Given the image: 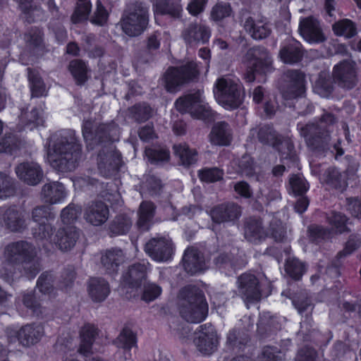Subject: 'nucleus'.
Wrapping results in <instances>:
<instances>
[{
    "label": "nucleus",
    "mask_w": 361,
    "mask_h": 361,
    "mask_svg": "<svg viewBox=\"0 0 361 361\" xmlns=\"http://www.w3.org/2000/svg\"><path fill=\"white\" fill-rule=\"evenodd\" d=\"M19 9L25 16L26 22L32 23L35 22L34 13L39 11L41 6L34 3L33 0H16Z\"/></svg>",
    "instance_id": "59"
},
{
    "label": "nucleus",
    "mask_w": 361,
    "mask_h": 361,
    "mask_svg": "<svg viewBox=\"0 0 361 361\" xmlns=\"http://www.w3.org/2000/svg\"><path fill=\"white\" fill-rule=\"evenodd\" d=\"M298 129L308 145L314 146L326 137L325 129L316 123L298 124Z\"/></svg>",
    "instance_id": "34"
},
{
    "label": "nucleus",
    "mask_w": 361,
    "mask_h": 361,
    "mask_svg": "<svg viewBox=\"0 0 361 361\" xmlns=\"http://www.w3.org/2000/svg\"><path fill=\"white\" fill-rule=\"evenodd\" d=\"M298 30L302 38L309 43L319 44L326 40L319 21L313 16L301 18Z\"/></svg>",
    "instance_id": "12"
},
{
    "label": "nucleus",
    "mask_w": 361,
    "mask_h": 361,
    "mask_svg": "<svg viewBox=\"0 0 361 361\" xmlns=\"http://www.w3.org/2000/svg\"><path fill=\"white\" fill-rule=\"evenodd\" d=\"M123 164L122 155L118 150L99 152L97 156L98 169L105 176H111L120 171Z\"/></svg>",
    "instance_id": "20"
},
{
    "label": "nucleus",
    "mask_w": 361,
    "mask_h": 361,
    "mask_svg": "<svg viewBox=\"0 0 361 361\" xmlns=\"http://www.w3.org/2000/svg\"><path fill=\"white\" fill-rule=\"evenodd\" d=\"M130 117L137 123H141L148 121L153 114V109L147 102H138L128 109Z\"/></svg>",
    "instance_id": "40"
},
{
    "label": "nucleus",
    "mask_w": 361,
    "mask_h": 361,
    "mask_svg": "<svg viewBox=\"0 0 361 361\" xmlns=\"http://www.w3.org/2000/svg\"><path fill=\"white\" fill-rule=\"evenodd\" d=\"M21 301L31 316L39 317L42 315V307L39 300L36 296L35 290L23 293Z\"/></svg>",
    "instance_id": "42"
},
{
    "label": "nucleus",
    "mask_w": 361,
    "mask_h": 361,
    "mask_svg": "<svg viewBox=\"0 0 361 361\" xmlns=\"http://www.w3.org/2000/svg\"><path fill=\"white\" fill-rule=\"evenodd\" d=\"M55 279L53 271H43L37 280L36 287L42 294L49 295L54 291Z\"/></svg>",
    "instance_id": "47"
},
{
    "label": "nucleus",
    "mask_w": 361,
    "mask_h": 361,
    "mask_svg": "<svg viewBox=\"0 0 361 361\" xmlns=\"http://www.w3.org/2000/svg\"><path fill=\"white\" fill-rule=\"evenodd\" d=\"M286 273L293 279L299 280L305 272V265L303 262L295 258L287 259L285 265Z\"/></svg>",
    "instance_id": "57"
},
{
    "label": "nucleus",
    "mask_w": 361,
    "mask_h": 361,
    "mask_svg": "<svg viewBox=\"0 0 361 361\" xmlns=\"http://www.w3.org/2000/svg\"><path fill=\"white\" fill-rule=\"evenodd\" d=\"M197 175L201 181L211 183L222 180L224 172L218 167H204L198 171Z\"/></svg>",
    "instance_id": "56"
},
{
    "label": "nucleus",
    "mask_w": 361,
    "mask_h": 361,
    "mask_svg": "<svg viewBox=\"0 0 361 361\" xmlns=\"http://www.w3.org/2000/svg\"><path fill=\"white\" fill-rule=\"evenodd\" d=\"M314 91L321 97H327L333 91V82L329 74L321 72L314 82Z\"/></svg>",
    "instance_id": "49"
},
{
    "label": "nucleus",
    "mask_w": 361,
    "mask_h": 361,
    "mask_svg": "<svg viewBox=\"0 0 361 361\" xmlns=\"http://www.w3.org/2000/svg\"><path fill=\"white\" fill-rule=\"evenodd\" d=\"M286 228L281 220L275 216H272L266 237L269 236L276 242H282L286 238Z\"/></svg>",
    "instance_id": "55"
},
{
    "label": "nucleus",
    "mask_w": 361,
    "mask_h": 361,
    "mask_svg": "<svg viewBox=\"0 0 361 361\" xmlns=\"http://www.w3.org/2000/svg\"><path fill=\"white\" fill-rule=\"evenodd\" d=\"M200 334L197 337L194 338V343L197 350L204 355H211L216 349L219 344V338L216 332L212 326L206 331L204 326H200Z\"/></svg>",
    "instance_id": "22"
},
{
    "label": "nucleus",
    "mask_w": 361,
    "mask_h": 361,
    "mask_svg": "<svg viewBox=\"0 0 361 361\" xmlns=\"http://www.w3.org/2000/svg\"><path fill=\"white\" fill-rule=\"evenodd\" d=\"M99 330L94 324H85L80 331L78 353L84 356L92 353L93 344L99 336Z\"/></svg>",
    "instance_id": "29"
},
{
    "label": "nucleus",
    "mask_w": 361,
    "mask_h": 361,
    "mask_svg": "<svg viewBox=\"0 0 361 361\" xmlns=\"http://www.w3.org/2000/svg\"><path fill=\"white\" fill-rule=\"evenodd\" d=\"M211 37V29L206 24L195 21L185 29L183 37L190 47L207 44Z\"/></svg>",
    "instance_id": "19"
},
{
    "label": "nucleus",
    "mask_w": 361,
    "mask_h": 361,
    "mask_svg": "<svg viewBox=\"0 0 361 361\" xmlns=\"http://www.w3.org/2000/svg\"><path fill=\"white\" fill-rule=\"evenodd\" d=\"M54 228L51 224L42 222L37 224V226L33 228V235L37 240H51Z\"/></svg>",
    "instance_id": "63"
},
{
    "label": "nucleus",
    "mask_w": 361,
    "mask_h": 361,
    "mask_svg": "<svg viewBox=\"0 0 361 361\" xmlns=\"http://www.w3.org/2000/svg\"><path fill=\"white\" fill-rule=\"evenodd\" d=\"M149 22V8L139 1L127 5L120 20V25L125 35L130 37H138L147 29Z\"/></svg>",
    "instance_id": "2"
},
{
    "label": "nucleus",
    "mask_w": 361,
    "mask_h": 361,
    "mask_svg": "<svg viewBox=\"0 0 361 361\" xmlns=\"http://www.w3.org/2000/svg\"><path fill=\"white\" fill-rule=\"evenodd\" d=\"M348 220V219L345 214L337 212H332L327 216V221L336 233L341 234L348 231L346 226Z\"/></svg>",
    "instance_id": "54"
},
{
    "label": "nucleus",
    "mask_w": 361,
    "mask_h": 361,
    "mask_svg": "<svg viewBox=\"0 0 361 361\" xmlns=\"http://www.w3.org/2000/svg\"><path fill=\"white\" fill-rule=\"evenodd\" d=\"M214 94L216 102L226 109L238 108L243 102V87L238 80L226 76L219 78Z\"/></svg>",
    "instance_id": "4"
},
{
    "label": "nucleus",
    "mask_w": 361,
    "mask_h": 361,
    "mask_svg": "<svg viewBox=\"0 0 361 361\" xmlns=\"http://www.w3.org/2000/svg\"><path fill=\"white\" fill-rule=\"evenodd\" d=\"M44 328L37 324H28L16 331V337L23 346H30L39 342L44 335Z\"/></svg>",
    "instance_id": "27"
},
{
    "label": "nucleus",
    "mask_w": 361,
    "mask_h": 361,
    "mask_svg": "<svg viewBox=\"0 0 361 361\" xmlns=\"http://www.w3.org/2000/svg\"><path fill=\"white\" fill-rule=\"evenodd\" d=\"M92 4L77 3L71 20L73 24H78L85 21L91 11Z\"/></svg>",
    "instance_id": "60"
},
{
    "label": "nucleus",
    "mask_w": 361,
    "mask_h": 361,
    "mask_svg": "<svg viewBox=\"0 0 361 361\" xmlns=\"http://www.w3.org/2000/svg\"><path fill=\"white\" fill-rule=\"evenodd\" d=\"M209 215L215 224L233 221L241 215V208L233 202L224 203L214 207Z\"/></svg>",
    "instance_id": "21"
},
{
    "label": "nucleus",
    "mask_w": 361,
    "mask_h": 361,
    "mask_svg": "<svg viewBox=\"0 0 361 361\" xmlns=\"http://www.w3.org/2000/svg\"><path fill=\"white\" fill-rule=\"evenodd\" d=\"M147 278V267L144 264L135 263L129 266L121 276L122 285L128 288L137 289Z\"/></svg>",
    "instance_id": "25"
},
{
    "label": "nucleus",
    "mask_w": 361,
    "mask_h": 361,
    "mask_svg": "<svg viewBox=\"0 0 361 361\" xmlns=\"http://www.w3.org/2000/svg\"><path fill=\"white\" fill-rule=\"evenodd\" d=\"M109 216L108 205L101 200L93 201L85 209V219L93 226L104 224Z\"/></svg>",
    "instance_id": "26"
},
{
    "label": "nucleus",
    "mask_w": 361,
    "mask_h": 361,
    "mask_svg": "<svg viewBox=\"0 0 361 361\" xmlns=\"http://www.w3.org/2000/svg\"><path fill=\"white\" fill-rule=\"evenodd\" d=\"M153 8L156 15H169L172 18H180V6L171 0H157Z\"/></svg>",
    "instance_id": "41"
},
{
    "label": "nucleus",
    "mask_w": 361,
    "mask_h": 361,
    "mask_svg": "<svg viewBox=\"0 0 361 361\" xmlns=\"http://www.w3.org/2000/svg\"><path fill=\"white\" fill-rule=\"evenodd\" d=\"M5 250L9 258L21 264L30 263L36 257L35 247L26 240H21L9 243Z\"/></svg>",
    "instance_id": "15"
},
{
    "label": "nucleus",
    "mask_w": 361,
    "mask_h": 361,
    "mask_svg": "<svg viewBox=\"0 0 361 361\" xmlns=\"http://www.w3.org/2000/svg\"><path fill=\"white\" fill-rule=\"evenodd\" d=\"M32 97L39 98L43 96L45 85L38 74H30L28 77Z\"/></svg>",
    "instance_id": "62"
},
{
    "label": "nucleus",
    "mask_w": 361,
    "mask_h": 361,
    "mask_svg": "<svg viewBox=\"0 0 361 361\" xmlns=\"http://www.w3.org/2000/svg\"><path fill=\"white\" fill-rule=\"evenodd\" d=\"M24 39L27 46L33 49L44 48V32L39 27H32L25 33Z\"/></svg>",
    "instance_id": "50"
},
{
    "label": "nucleus",
    "mask_w": 361,
    "mask_h": 361,
    "mask_svg": "<svg viewBox=\"0 0 361 361\" xmlns=\"http://www.w3.org/2000/svg\"><path fill=\"white\" fill-rule=\"evenodd\" d=\"M155 204L151 201H142L138 210L137 225L140 228H147L155 214Z\"/></svg>",
    "instance_id": "44"
},
{
    "label": "nucleus",
    "mask_w": 361,
    "mask_h": 361,
    "mask_svg": "<svg viewBox=\"0 0 361 361\" xmlns=\"http://www.w3.org/2000/svg\"><path fill=\"white\" fill-rule=\"evenodd\" d=\"M200 71L194 60H185L182 64V86L197 82Z\"/></svg>",
    "instance_id": "48"
},
{
    "label": "nucleus",
    "mask_w": 361,
    "mask_h": 361,
    "mask_svg": "<svg viewBox=\"0 0 361 361\" xmlns=\"http://www.w3.org/2000/svg\"><path fill=\"white\" fill-rule=\"evenodd\" d=\"M68 70L77 85L82 86L87 82L90 69L87 61L81 59H72L68 63Z\"/></svg>",
    "instance_id": "32"
},
{
    "label": "nucleus",
    "mask_w": 361,
    "mask_h": 361,
    "mask_svg": "<svg viewBox=\"0 0 361 361\" xmlns=\"http://www.w3.org/2000/svg\"><path fill=\"white\" fill-rule=\"evenodd\" d=\"M260 142L272 146L277 149L283 159H295L294 145L288 138L281 137L272 126L264 125L260 126L257 132Z\"/></svg>",
    "instance_id": "5"
},
{
    "label": "nucleus",
    "mask_w": 361,
    "mask_h": 361,
    "mask_svg": "<svg viewBox=\"0 0 361 361\" xmlns=\"http://www.w3.org/2000/svg\"><path fill=\"white\" fill-rule=\"evenodd\" d=\"M285 353L277 347L267 346L263 349L260 361H283Z\"/></svg>",
    "instance_id": "64"
},
{
    "label": "nucleus",
    "mask_w": 361,
    "mask_h": 361,
    "mask_svg": "<svg viewBox=\"0 0 361 361\" xmlns=\"http://www.w3.org/2000/svg\"><path fill=\"white\" fill-rule=\"evenodd\" d=\"M293 303L300 314L307 312L305 319L300 322V329L298 331V334L302 336L303 337V340H308L309 336L313 331V329H312V320L307 314L308 313H311L313 310L312 300L307 293H303L296 297L293 300Z\"/></svg>",
    "instance_id": "13"
},
{
    "label": "nucleus",
    "mask_w": 361,
    "mask_h": 361,
    "mask_svg": "<svg viewBox=\"0 0 361 361\" xmlns=\"http://www.w3.org/2000/svg\"><path fill=\"white\" fill-rule=\"evenodd\" d=\"M233 15V11L230 3L217 1L209 11V19L214 23H220Z\"/></svg>",
    "instance_id": "45"
},
{
    "label": "nucleus",
    "mask_w": 361,
    "mask_h": 361,
    "mask_svg": "<svg viewBox=\"0 0 361 361\" xmlns=\"http://www.w3.org/2000/svg\"><path fill=\"white\" fill-rule=\"evenodd\" d=\"M17 177L24 183L35 186L40 183L44 178L42 166L35 161H23L15 169Z\"/></svg>",
    "instance_id": "14"
},
{
    "label": "nucleus",
    "mask_w": 361,
    "mask_h": 361,
    "mask_svg": "<svg viewBox=\"0 0 361 361\" xmlns=\"http://www.w3.org/2000/svg\"><path fill=\"white\" fill-rule=\"evenodd\" d=\"M145 251L152 260L158 262L170 260L173 255L171 241L164 237L151 238L145 244Z\"/></svg>",
    "instance_id": "10"
},
{
    "label": "nucleus",
    "mask_w": 361,
    "mask_h": 361,
    "mask_svg": "<svg viewBox=\"0 0 361 361\" xmlns=\"http://www.w3.org/2000/svg\"><path fill=\"white\" fill-rule=\"evenodd\" d=\"M162 293V288L155 283L146 282L143 284L141 300L149 303L155 300Z\"/></svg>",
    "instance_id": "58"
},
{
    "label": "nucleus",
    "mask_w": 361,
    "mask_h": 361,
    "mask_svg": "<svg viewBox=\"0 0 361 361\" xmlns=\"http://www.w3.org/2000/svg\"><path fill=\"white\" fill-rule=\"evenodd\" d=\"M303 55L304 50L301 43L295 39H289L282 44L279 52L281 61L290 65L299 63Z\"/></svg>",
    "instance_id": "24"
},
{
    "label": "nucleus",
    "mask_w": 361,
    "mask_h": 361,
    "mask_svg": "<svg viewBox=\"0 0 361 361\" xmlns=\"http://www.w3.org/2000/svg\"><path fill=\"white\" fill-rule=\"evenodd\" d=\"M25 209L17 204L0 207V227L8 233H22L27 227Z\"/></svg>",
    "instance_id": "6"
},
{
    "label": "nucleus",
    "mask_w": 361,
    "mask_h": 361,
    "mask_svg": "<svg viewBox=\"0 0 361 361\" xmlns=\"http://www.w3.org/2000/svg\"><path fill=\"white\" fill-rule=\"evenodd\" d=\"M188 113L193 118L204 121L214 118V112L208 104L204 102L200 90L182 97V114Z\"/></svg>",
    "instance_id": "8"
},
{
    "label": "nucleus",
    "mask_w": 361,
    "mask_h": 361,
    "mask_svg": "<svg viewBox=\"0 0 361 361\" xmlns=\"http://www.w3.org/2000/svg\"><path fill=\"white\" fill-rule=\"evenodd\" d=\"M42 195L44 200L51 204L62 202L66 195L64 185L59 182H52L44 185Z\"/></svg>",
    "instance_id": "35"
},
{
    "label": "nucleus",
    "mask_w": 361,
    "mask_h": 361,
    "mask_svg": "<svg viewBox=\"0 0 361 361\" xmlns=\"http://www.w3.org/2000/svg\"><path fill=\"white\" fill-rule=\"evenodd\" d=\"M333 78L338 86L345 89L353 88L357 82L355 63L351 60L340 62L334 68Z\"/></svg>",
    "instance_id": "11"
},
{
    "label": "nucleus",
    "mask_w": 361,
    "mask_h": 361,
    "mask_svg": "<svg viewBox=\"0 0 361 361\" xmlns=\"http://www.w3.org/2000/svg\"><path fill=\"white\" fill-rule=\"evenodd\" d=\"M81 212V206L70 203L61 210V219L62 223L67 225V226H74L73 224L78 220Z\"/></svg>",
    "instance_id": "51"
},
{
    "label": "nucleus",
    "mask_w": 361,
    "mask_h": 361,
    "mask_svg": "<svg viewBox=\"0 0 361 361\" xmlns=\"http://www.w3.org/2000/svg\"><path fill=\"white\" fill-rule=\"evenodd\" d=\"M145 155L152 165H163L171 159V152L166 147H148L145 149Z\"/></svg>",
    "instance_id": "38"
},
{
    "label": "nucleus",
    "mask_w": 361,
    "mask_h": 361,
    "mask_svg": "<svg viewBox=\"0 0 361 361\" xmlns=\"http://www.w3.org/2000/svg\"><path fill=\"white\" fill-rule=\"evenodd\" d=\"M164 81L167 92H178L180 87V66H170L164 75Z\"/></svg>",
    "instance_id": "43"
},
{
    "label": "nucleus",
    "mask_w": 361,
    "mask_h": 361,
    "mask_svg": "<svg viewBox=\"0 0 361 361\" xmlns=\"http://www.w3.org/2000/svg\"><path fill=\"white\" fill-rule=\"evenodd\" d=\"M132 227V219L126 213H119L108 224L111 237L126 235Z\"/></svg>",
    "instance_id": "33"
},
{
    "label": "nucleus",
    "mask_w": 361,
    "mask_h": 361,
    "mask_svg": "<svg viewBox=\"0 0 361 361\" xmlns=\"http://www.w3.org/2000/svg\"><path fill=\"white\" fill-rule=\"evenodd\" d=\"M286 87L283 96L291 98L305 94V75L300 70L290 69L284 73Z\"/></svg>",
    "instance_id": "17"
},
{
    "label": "nucleus",
    "mask_w": 361,
    "mask_h": 361,
    "mask_svg": "<svg viewBox=\"0 0 361 361\" xmlns=\"http://www.w3.org/2000/svg\"><path fill=\"white\" fill-rule=\"evenodd\" d=\"M78 237L75 226H66L58 229L54 241L61 250L67 251L74 247Z\"/></svg>",
    "instance_id": "31"
},
{
    "label": "nucleus",
    "mask_w": 361,
    "mask_h": 361,
    "mask_svg": "<svg viewBox=\"0 0 361 361\" xmlns=\"http://www.w3.org/2000/svg\"><path fill=\"white\" fill-rule=\"evenodd\" d=\"M245 238L254 243H257L266 238V233L262 228L260 219L250 218L247 220L245 226Z\"/></svg>",
    "instance_id": "37"
},
{
    "label": "nucleus",
    "mask_w": 361,
    "mask_h": 361,
    "mask_svg": "<svg viewBox=\"0 0 361 361\" xmlns=\"http://www.w3.org/2000/svg\"><path fill=\"white\" fill-rule=\"evenodd\" d=\"M333 30L338 36H344L350 38L357 33L355 23L348 19H343L333 25Z\"/></svg>",
    "instance_id": "53"
},
{
    "label": "nucleus",
    "mask_w": 361,
    "mask_h": 361,
    "mask_svg": "<svg viewBox=\"0 0 361 361\" xmlns=\"http://www.w3.org/2000/svg\"><path fill=\"white\" fill-rule=\"evenodd\" d=\"M18 149V141L13 135L6 134L0 139V153L13 155Z\"/></svg>",
    "instance_id": "61"
},
{
    "label": "nucleus",
    "mask_w": 361,
    "mask_h": 361,
    "mask_svg": "<svg viewBox=\"0 0 361 361\" xmlns=\"http://www.w3.org/2000/svg\"><path fill=\"white\" fill-rule=\"evenodd\" d=\"M212 144L220 146L228 145L232 140L231 130L226 122L216 123L209 134Z\"/></svg>",
    "instance_id": "36"
},
{
    "label": "nucleus",
    "mask_w": 361,
    "mask_h": 361,
    "mask_svg": "<svg viewBox=\"0 0 361 361\" xmlns=\"http://www.w3.org/2000/svg\"><path fill=\"white\" fill-rule=\"evenodd\" d=\"M87 293L94 302H104L111 293L109 282L103 278L91 277L87 283Z\"/></svg>",
    "instance_id": "28"
},
{
    "label": "nucleus",
    "mask_w": 361,
    "mask_h": 361,
    "mask_svg": "<svg viewBox=\"0 0 361 361\" xmlns=\"http://www.w3.org/2000/svg\"><path fill=\"white\" fill-rule=\"evenodd\" d=\"M124 261L123 250L118 247H111L102 253L101 263L109 274H116Z\"/></svg>",
    "instance_id": "30"
},
{
    "label": "nucleus",
    "mask_w": 361,
    "mask_h": 361,
    "mask_svg": "<svg viewBox=\"0 0 361 361\" xmlns=\"http://www.w3.org/2000/svg\"><path fill=\"white\" fill-rule=\"evenodd\" d=\"M76 276L77 273L73 266L64 267L56 283L58 289L66 293H69L73 287Z\"/></svg>",
    "instance_id": "46"
},
{
    "label": "nucleus",
    "mask_w": 361,
    "mask_h": 361,
    "mask_svg": "<svg viewBox=\"0 0 361 361\" xmlns=\"http://www.w3.org/2000/svg\"><path fill=\"white\" fill-rule=\"evenodd\" d=\"M137 335L129 327L125 326L120 332L118 337L114 341V344L118 348H122L126 353L131 356V349L137 346Z\"/></svg>",
    "instance_id": "39"
},
{
    "label": "nucleus",
    "mask_w": 361,
    "mask_h": 361,
    "mask_svg": "<svg viewBox=\"0 0 361 361\" xmlns=\"http://www.w3.org/2000/svg\"><path fill=\"white\" fill-rule=\"evenodd\" d=\"M82 154V144L75 130L58 131L47 152L50 166L59 172L72 171L76 169Z\"/></svg>",
    "instance_id": "1"
},
{
    "label": "nucleus",
    "mask_w": 361,
    "mask_h": 361,
    "mask_svg": "<svg viewBox=\"0 0 361 361\" xmlns=\"http://www.w3.org/2000/svg\"><path fill=\"white\" fill-rule=\"evenodd\" d=\"M247 58L252 60V68L245 74L246 81L251 82L255 80V72L268 71L272 64L273 60L268 50L264 47H255L250 49L246 55Z\"/></svg>",
    "instance_id": "9"
},
{
    "label": "nucleus",
    "mask_w": 361,
    "mask_h": 361,
    "mask_svg": "<svg viewBox=\"0 0 361 361\" xmlns=\"http://www.w3.org/2000/svg\"><path fill=\"white\" fill-rule=\"evenodd\" d=\"M182 261L184 269L191 275L201 273L207 269L204 255L195 247L185 250Z\"/></svg>",
    "instance_id": "23"
},
{
    "label": "nucleus",
    "mask_w": 361,
    "mask_h": 361,
    "mask_svg": "<svg viewBox=\"0 0 361 361\" xmlns=\"http://www.w3.org/2000/svg\"><path fill=\"white\" fill-rule=\"evenodd\" d=\"M238 292L244 300L247 302L258 301L261 298L259 281L250 273H245L238 278Z\"/></svg>",
    "instance_id": "16"
},
{
    "label": "nucleus",
    "mask_w": 361,
    "mask_h": 361,
    "mask_svg": "<svg viewBox=\"0 0 361 361\" xmlns=\"http://www.w3.org/2000/svg\"><path fill=\"white\" fill-rule=\"evenodd\" d=\"M243 26L250 37L255 39H263L271 34L270 25L266 19L255 18L249 14L242 16Z\"/></svg>",
    "instance_id": "18"
},
{
    "label": "nucleus",
    "mask_w": 361,
    "mask_h": 361,
    "mask_svg": "<svg viewBox=\"0 0 361 361\" xmlns=\"http://www.w3.org/2000/svg\"><path fill=\"white\" fill-rule=\"evenodd\" d=\"M116 130L114 122L101 123L94 129L91 122H87L82 127V133L88 145L99 146L113 142V133Z\"/></svg>",
    "instance_id": "7"
},
{
    "label": "nucleus",
    "mask_w": 361,
    "mask_h": 361,
    "mask_svg": "<svg viewBox=\"0 0 361 361\" xmlns=\"http://www.w3.org/2000/svg\"><path fill=\"white\" fill-rule=\"evenodd\" d=\"M286 99L292 100V106L299 116H305L312 112L314 106L305 94Z\"/></svg>",
    "instance_id": "52"
},
{
    "label": "nucleus",
    "mask_w": 361,
    "mask_h": 361,
    "mask_svg": "<svg viewBox=\"0 0 361 361\" xmlns=\"http://www.w3.org/2000/svg\"><path fill=\"white\" fill-rule=\"evenodd\" d=\"M208 314V304L202 291L189 285L182 290V317L190 323H200Z\"/></svg>",
    "instance_id": "3"
}]
</instances>
